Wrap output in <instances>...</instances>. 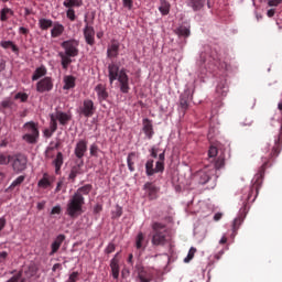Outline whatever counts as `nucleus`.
Returning <instances> with one entry per match:
<instances>
[{
	"instance_id": "12",
	"label": "nucleus",
	"mask_w": 282,
	"mask_h": 282,
	"mask_svg": "<svg viewBox=\"0 0 282 282\" xmlns=\"http://www.w3.org/2000/svg\"><path fill=\"white\" fill-rule=\"evenodd\" d=\"M153 159L148 160L145 163V174L148 175V177L155 175V173H164V167L162 166V163H155V167H153Z\"/></svg>"
},
{
	"instance_id": "52",
	"label": "nucleus",
	"mask_w": 282,
	"mask_h": 282,
	"mask_svg": "<svg viewBox=\"0 0 282 282\" xmlns=\"http://www.w3.org/2000/svg\"><path fill=\"white\" fill-rule=\"evenodd\" d=\"M123 8H128V10L133 9V0H122Z\"/></svg>"
},
{
	"instance_id": "23",
	"label": "nucleus",
	"mask_w": 282,
	"mask_h": 282,
	"mask_svg": "<svg viewBox=\"0 0 282 282\" xmlns=\"http://www.w3.org/2000/svg\"><path fill=\"white\" fill-rule=\"evenodd\" d=\"M78 175H83V164H76L70 169L68 180H70V182H76Z\"/></svg>"
},
{
	"instance_id": "58",
	"label": "nucleus",
	"mask_w": 282,
	"mask_h": 282,
	"mask_svg": "<svg viewBox=\"0 0 282 282\" xmlns=\"http://www.w3.org/2000/svg\"><path fill=\"white\" fill-rule=\"evenodd\" d=\"M61 205H57L55 207L52 208L51 210V215H61Z\"/></svg>"
},
{
	"instance_id": "56",
	"label": "nucleus",
	"mask_w": 282,
	"mask_h": 282,
	"mask_svg": "<svg viewBox=\"0 0 282 282\" xmlns=\"http://www.w3.org/2000/svg\"><path fill=\"white\" fill-rule=\"evenodd\" d=\"M164 160H165V152L163 151L162 153L159 154V161L156 162V164H162V166L164 167Z\"/></svg>"
},
{
	"instance_id": "18",
	"label": "nucleus",
	"mask_w": 282,
	"mask_h": 282,
	"mask_svg": "<svg viewBox=\"0 0 282 282\" xmlns=\"http://www.w3.org/2000/svg\"><path fill=\"white\" fill-rule=\"evenodd\" d=\"M63 241H65V235L61 234L55 238V240L51 245L50 257H54V254L58 252V250L61 249V246H63Z\"/></svg>"
},
{
	"instance_id": "1",
	"label": "nucleus",
	"mask_w": 282,
	"mask_h": 282,
	"mask_svg": "<svg viewBox=\"0 0 282 282\" xmlns=\"http://www.w3.org/2000/svg\"><path fill=\"white\" fill-rule=\"evenodd\" d=\"M91 184H86L77 189V192L68 199L66 205V215L72 219H76L79 215H83V206H85V197L83 195H89L91 193Z\"/></svg>"
},
{
	"instance_id": "60",
	"label": "nucleus",
	"mask_w": 282,
	"mask_h": 282,
	"mask_svg": "<svg viewBox=\"0 0 282 282\" xmlns=\"http://www.w3.org/2000/svg\"><path fill=\"white\" fill-rule=\"evenodd\" d=\"M274 14H276V10H274V9H270L267 12V17H269V19H272V17H274Z\"/></svg>"
},
{
	"instance_id": "49",
	"label": "nucleus",
	"mask_w": 282,
	"mask_h": 282,
	"mask_svg": "<svg viewBox=\"0 0 282 282\" xmlns=\"http://www.w3.org/2000/svg\"><path fill=\"white\" fill-rule=\"evenodd\" d=\"M281 3H282V0H268L269 8H279Z\"/></svg>"
},
{
	"instance_id": "37",
	"label": "nucleus",
	"mask_w": 282,
	"mask_h": 282,
	"mask_svg": "<svg viewBox=\"0 0 282 282\" xmlns=\"http://www.w3.org/2000/svg\"><path fill=\"white\" fill-rule=\"evenodd\" d=\"M216 94L221 97H224L228 94V86H226V83H220L217 85Z\"/></svg>"
},
{
	"instance_id": "32",
	"label": "nucleus",
	"mask_w": 282,
	"mask_h": 282,
	"mask_svg": "<svg viewBox=\"0 0 282 282\" xmlns=\"http://www.w3.org/2000/svg\"><path fill=\"white\" fill-rule=\"evenodd\" d=\"M45 74H47V68H45L44 66H41L36 68L35 72L33 73L32 80H39V78H43Z\"/></svg>"
},
{
	"instance_id": "25",
	"label": "nucleus",
	"mask_w": 282,
	"mask_h": 282,
	"mask_svg": "<svg viewBox=\"0 0 282 282\" xmlns=\"http://www.w3.org/2000/svg\"><path fill=\"white\" fill-rule=\"evenodd\" d=\"M174 33L183 39L191 36V26L180 25L174 30Z\"/></svg>"
},
{
	"instance_id": "9",
	"label": "nucleus",
	"mask_w": 282,
	"mask_h": 282,
	"mask_svg": "<svg viewBox=\"0 0 282 282\" xmlns=\"http://www.w3.org/2000/svg\"><path fill=\"white\" fill-rule=\"evenodd\" d=\"M215 175V170H200L194 174V180L198 182V184H208L210 177Z\"/></svg>"
},
{
	"instance_id": "61",
	"label": "nucleus",
	"mask_w": 282,
	"mask_h": 282,
	"mask_svg": "<svg viewBox=\"0 0 282 282\" xmlns=\"http://www.w3.org/2000/svg\"><path fill=\"white\" fill-rule=\"evenodd\" d=\"M6 224H7L6 219L3 217L0 218V232L6 228Z\"/></svg>"
},
{
	"instance_id": "35",
	"label": "nucleus",
	"mask_w": 282,
	"mask_h": 282,
	"mask_svg": "<svg viewBox=\"0 0 282 282\" xmlns=\"http://www.w3.org/2000/svg\"><path fill=\"white\" fill-rule=\"evenodd\" d=\"M36 272H39V267L36 264H30L25 271V276L32 279V276H36Z\"/></svg>"
},
{
	"instance_id": "8",
	"label": "nucleus",
	"mask_w": 282,
	"mask_h": 282,
	"mask_svg": "<svg viewBox=\"0 0 282 282\" xmlns=\"http://www.w3.org/2000/svg\"><path fill=\"white\" fill-rule=\"evenodd\" d=\"M78 113L79 116H84V118H91L96 113L94 101L91 99H85L78 108Z\"/></svg>"
},
{
	"instance_id": "26",
	"label": "nucleus",
	"mask_w": 282,
	"mask_h": 282,
	"mask_svg": "<svg viewBox=\"0 0 282 282\" xmlns=\"http://www.w3.org/2000/svg\"><path fill=\"white\" fill-rule=\"evenodd\" d=\"M159 11L163 17L169 15L171 12V2L169 0H160Z\"/></svg>"
},
{
	"instance_id": "42",
	"label": "nucleus",
	"mask_w": 282,
	"mask_h": 282,
	"mask_svg": "<svg viewBox=\"0 0 282 282\" xmlns=\"http://www.w3.org/2000/svg\"><path fill=\"white\" fill-rule=\"evenodd\" d=\"M142 241H144V234L139 232L135 239V248L137 250L142 249Z\"/></svg>"
},
{
	"instance_id": "3",
	"label": "nucleus",
	"mask_w": 282,
	"mask_h": 282,
	"mask_svg": "<svg viewBox=\"0 0 282 282\" xmlns=\"http://www.w3.org/2000/svg\"><path fill=\"white\" fill-rule=\"evenodd\" d=\"M78 41L76 40H67L62 43V47L64 52H59L58 56L61 58V65L63 69H68L69 65H72V58H76L78 56Z\"/></svg>"
},
{
	"instance_id": "48",
	"label": "nucleus",
	"mask_w": 282,
	"mask_h": 282,
	"mask_svg": "<svg viewBox=\"0 0 282 282\" xmlns=\"http://www.w3.org/2000/svg\"><path fill=\"white\" fill-rule=\"evenodd\" d=\"M58 147H61V143H59V142L55 143L54 147L47 148L46 151H45L46 158H52V154H51L52 151H54V149H58Z\"/></svg>"
},
{
	"instance_id": "11",
	"label": "nucleus",
	"mask_w": 282,
	"mask_h": 282,
	"mask_svg": "<svg viewBox=\"0 0 282 282\" xmlns=\"http://www.w3.org/2000/svg\"><path fill=\"white\" fill-rule=\"evenodd\" d=\"M52 89H54L52 77H44L36 84V91H39V94H45V91H52Z\"/></svg>"
},
{
	"instance_id": "53",
	"label": "nucleus",
	"mask_w": 282,
	"mask_h": 282,
	"mask_svg": "<svg viewBox=\"0 0 282 282\" xmlns=\"http://www.w3.org/2000/svg\"><path fill=\"white\" fill-rule=\"evenodd\" d=\"M8 260V251H0V263H6Z\"/></svg>"
},
{
	"instance_id": "50",
	"label": "nucleus",
	"mask_w": 282,
	"mask_h": 282,
	"mask_svg": "<svg viewBox=\"0 0 282 282\" xmlns=\"http://www.w3.org/2000/svg\"><path fill=\"white\" fill-rule=\"evenodd\" d=\"M78 275H79L78 271H74L73 273L69 274L67 282H77Z\"/></svg>"
},
{
	"instance_id": "30",
	"label": "nucleus",
	"mask_w": 282,
	"mask_h": 282,
	"mask_svg": "<svg viewBox=\"0 0 282 282\" xmlns=\"http://www.w3.org/2000/svg\"><path fill=\"white\" fill-rule=\"evenodd\" d=\"M135 152H131L128 154L127 158V164H128V169L131 173H133V171H135Z\"/></svg>"
},
{
	"instance_id": "41",
	"label": "nucleus",
	"mask_w": 282,
	"mask_h": 282,
	"mask_svg": "<svg viewBox=\"0 0 282 282\" xmlns=\"http://www.w3.org/2000/svg\"><path fill=\"white\" fill-rule=\"evenodd\" d=\"M12 162V155L0 154V165L6 166Z\"/></svg>"
},
{
	"instance_id": "38",
	"label": "nucleus",
	"mask_w": 282,
	"mask_h": 282,
	"mask_svg": "<svg viewBox=\"0 0 282 282\" xmlns=\"http://www.w3.org/2000/svg\"><path fill=\"white\" fill-rule=\"evenodd\" d=\"M22 182H25V176L20 175L18 176L9 186V191H13V188H17V186H21Z\"/></svg>"
},
{
	"instance_id": "33",
	"label": "nucleus",
	"mask_w": 282,
	"mask_h": 282,
	"mask_svg": "<svg viewBox=\"0 0 282 282\" xmlns=\"http://www.w3.org/2000/svg\"><path fill=\"white\" fill-rule=\"evenodd\" d=\"M3 50H12V52H19V46L14 44L12 41H2L0 43Z\"/></svg>"
},
{
	"instance_id": "16",
	"label": "nucleus",
	"mask_w": 282,
	"mask_h": 282,
	"mask_svg": "<svg viewBox=\"0 0 282 282\" xmlns=\"http://www.w3.org/2000/svg\"><path fill=\"white\" fill-rule=\"evenodd\" d=\"M85 153H87V140L83 139L76 143L75 155L78 160H83V158H85Z\"/></svg>"
},
{
	"instance_id": "20",
	"label": "nucleus",
	"mask_w": 282,
	"mask_h": 282,
	"mask_svg": "<svg viewBox=\"0 0 282 282\" xmlns=\"http://www.w3.org/2000/svg\"><path fill=\"white\" fill-rule=\"evenodd\" d=\"M110 269L113 279L120 276V260L118 259V253L110 260Z\"/></svg>"
},
{
	"instance_id": "36",
	"label": "nucleus",
	"mask_w": 282,
	"mask_h": 282,
	"mask_svg": "<svg viewBox=\"0 0 282 282\" xmlns=\"http://www.w3.org/2000/svg\"><path fill=\"white\" fill-rule=\"evenodd\" d=\"M39 25L42 30H50V28H52V25H54V22L52 20L42 18L39 20Z\"/></svg>"
},
{
	"instance_id": "45",
	"label": "nucleus",
	"mask_w": 282,
	"mask_h": 282,
	"mask_svg": "<svg viewBox=\"0 0 282 282\" xmlns=\"http://www.w3.org/2000/svg\"><path fill=\"white\" fill-rule=\"evenodd\" d=\"M15 100H21V102H26L28 101V94L25 93H18L14 96Z\"/></svg>"
},
{
	"instance_id": "64",
	"label": "nucleus",
	"mask_w": 282,
	"mask_h": 282,
	"mask_svg": "<svg viewBox=\"0 0 282 282\" xmlns=\"http://www.w3.org/2000/svg\"><path fill=\"white\" fill-rule=\"evenodd\" d=\"M128 263L130 265H133V253H130L129 257H128Z\"/></svg>"
},
{
	"instance_id": "29",
	"label": "nucleus",
	"mask_w": 282,
	"mask_h": 282,
	"mask_svg": "<svg viewBox=\"0 0 282 282\" xmlns=\"http://www.w3.org/2000/svg\"><path fill=\"white\" fill-rule=\"evenodd\" d=\"M64 89H74L76 87V78L72 75L64 77Z\"/></svg>"
},
{
	"instance_id": "7",
	"label": "nucleus",
	"mask_w": 282,
	"mask_h": 282,
	"mask_svg": "<svg viewBox=\"0 0 282 282\" xmlns=\"http://www.w3.org/2000/svg\"><path fill=\"white\" fill-rule=\"evenodd\" d=\"M11 166L15 173H23L28 169V156L24 154L12 155Z\"/></svg>"
},
{
	"instance_id": "24",
	"label": "nucleus",
	"mask_w": 282,
	"mask_h": 282,
	"mask_svg": "<svg viewBox=\"0 0 282 282\" xmlns=\"http://www.w3.org/2000/svg\"><path fill=\"white\" fill-rule=\"evenodd\" d=\"M65 32V26L58 22L53 24V29L51 30L52 39H58Z\"/></svg>"
},
{
	"instance_id": "31",
	"label": "nucleus",
	"mask_w": 282,
	"mask_h": 282,
	"mask_svg": "<svg viewBox=\"0 0 282 282\" xmlns=\"http://www.w3.org/2000/svg\"><path fill=\"white\" fill-rule=\"evenodd\" d=\"M63 6H64V8H68V9L80 8V6H83V1H80V0H64Z\"/></svg>"
},
{
	"instance_id": "57",
	"label": "nucleus",
	"mask_w": 282,
	"mask_h": 282,
	"mask_svg": "<svg viewBox=\"0 0 282 282\" xmlns=\"http://www.w3.org/2000/svg\"><path fill=\"white\" fill-rule=\"evenodd\" d=\"M150 153H151V158L155 159V158H158V153H160V149L153 147V148H151Z\"/></svg>"
},
{
	"instance_id": "62",
	"label": "nucleus",
	"mask_w": 282,
	"mask_h": 282,
	"mask_svg": "<svg viewBox=\"0 0 282 282\" xmlns=\"http://www.w3.org/2000/svg\"><path fill=\"white\" fill-rule=\"evenodd\" d=\"M221 217H224V214L221 213H217L214 215V221H219L221 219Z\"/></svg>"
},
{
	"instance_id": "59",
	"label": "nucleus",
	"mask_w": 282,
	"mask_h": 282,
	"mask_svg": "<svg viewBox=\"0 0 282 282\" xmlns=\"http://www.w3.org/2000/svg\"><path fill=\"white\" fill-rule=\"evenodd\" d=\"M19 33H20V34H24V36H28V34H30V30L26 29V28H24V26H21V28L19 29Z\"/></svg>"
},
{
	"instance_id": "4",
	"label": "nucleus",
	"mask_w": 282,
	"mask_h": 282,
	"mask_svg": "<svg viewBox=\"0 0 282 282\" xmlns=\"http://www.w3.org/2000/svg\"><path fill=\"white\" fill-rule=\"evenodd\" d=\"M50 118H51L50 129H51L52 133H56V130L58 129V122H59V124H62V127L67 126L68 122L72 120V113L63 112V111L56 109V111L54 113L50 115Z\"/></svg>"
},
{
	"instance_id": "13",
	"label": "nucleus",
	"mask_w": 282,
	"mask_h": 282,
	"mask_svg": "<svg viewBox=\"0 0 282 282\" xmlns=\"http://www.w3.org/2000/svg\"><path fill=\"white\" fill-rule=\"evenodd\" d=\"M137 282H151L153 281V272L144 267H140L137 270Z\"/></svg>"
},
{
	"instance_id": "10",
	"label": "nucleus",
	"mask_w": 282,
	"mask_h": 282,
	"mask_svg": "<svg viewBox=\"0 0 282 282\" xmlns=\"http://www.w3.org/2000/svg\"><path fill=\"white\" fill-rule=\"evenodd\" d=\"M84 21L86 23V26L84 28V39L87 45H96V31L94 30V26H89L87 18Z\"/></svg>"
},
{
	"instance_id": "19",
	"label": "nucleus",
	"mask_w": 282,
	"mask_h": 282,
	"mask_svg": "<svg viewBox=\"0 0 282 282\" xmlns=\"http://www.w3.org/2000/svg\"><path fill=\"white\" fill-rule=\"evenodd\" d=\"M95 91L97 94V98L99 102H105V100L109 98V93L107 91V87L102 84H98L95 87Z\"/></svg>"
},
{
	"instance_id": "46",
	"label": "nucleus",
	"mask_w": 282,
	"mask_h": 282,
	"mask_svg": "<svg viewBox=\"0 0 282 282\" xmlns=\"http://www.w3.org/2000/svg\"><path fill=\"white\" fill-rule=\"evenodd\" d=\"M13 105H14V102L10 99H6L1 102L2 109H12Z\"/></svg>"
},
{
	"instance_id": "39",
	"label": "nucleus",
	"mask_w": 282,
	"mask_h": 282,
	"mask_svg": "<svg viewBox=\"0 0 282 282\" xmlns=\"http://www.w3.org/2000/svg\"><path fill=\"white\" fill-rule=\"evenodd\" d=\"M180 106L183 110V113H186V109H188V97L186 95L181 96Z\"/></svg>"
},
{
	"instance_id": "21",
	"label": "nucleus",
	"mask_w": 282,
	"mask_h": 282,
	"mask_svg": "<svg viewBox=\"0 0 282 282\" xmlns=\"http://www.w3.org/2000/svg\"><path fill=\"white\" fill-rule=\"evenodd\" d=\"M64 158H63V152H57L55 159L53 160L52 164L55 167V174L61 175V169H63L64 164Z\"/></svg>"
},
{
	"instance_id": "54",
	"label": "nucleus",
	"mask_w": 282,
	"mask_h": 282,
	"mask_svg": "<svg viewBox=\"0 0 282 282\" xmlns=\"http://www.w3.org/2000/svg\"><path fill=\"white\" fill-rule=\"evenodd\" d=\"M116 251V245H113V243H109L108 246H107V248H106V253L107 254H111V252H115Z\"/></svg>"
},
{
	"instance_id": "5",
	"label": "nucleus",
	"mask_w": 282,
	"mask_h": 282,
	"mask_svg": "<svg viewBox=\"0 0 282 282\" xmlns=\"http://www.w3.org/2000/svg\"><path fill=\"white\" fill-rule=\"evenodd\" d=\"M153 236L152 243L153 246H164L166 243V226L161 223H154L152 225Z\"/></svg>"
},
{
	"instance_id": "28",
	"label": "nucleus",
	"mask_w": 282,
	"mask_h": 282,
	"mask_svg": "<svg viewBox=\"0 0 282 282\" xmlns=\"http://www.w3.org/2000/svg\"><path fill=\"white\" fill-rule=\"evenodd\" d=\"M10 17H14V11L10 8H3L0 11V21L6 22L10 19Z\"/></svg>"
},
{
	"instance_id": "63",
	"label": "nucleus",
	"mask_w": 282,
	"mask_h": 282,
	"mask_svg": "<svg viewBox=\"0 0 282 282\" xmlns=\"http://www.w3.org/2000/svg\"><path fill=\"white\" fill-rule=\"evenodd\" d=\"M45 208V200L37 203V210H43Z\"/></svg>"
},
{
	"instance_id": "44",
	"label": "nucleus",
	"mask_w": 282,
	"mask_h": 282,
	"mask_svg": "<svg viewBox=\"0 0 282 282\" xmlns=\"http://www.w3.org/2000/svg\"><path fill=\"white\" fill-rule=\"evenodd\" d=\"M195 252H197V249L192 247L187 253V257L184 259V263H189L192 259L195 257Z\"/></svg>"
},
{
	"instance_id": "2",
	"label": "nucleus",
	"mask_w": 282,
	"mask_h": 282,
	"mask_svg": "<svg viewBox=\"0 0 282 282\" xmlns=\"http://www.w3.org/2000/svg\"><path fill=\"white\" fill-rule=\"evenodd\" d=\"M108 78L110 85H113V82L118 80L121 94H129L131 87L129 86V75H127V69H120L118 64L111 63L108 65Z\"/></svg>"
},
{
	"instance_id": "43",
	"label": "nucleus",
	"mask_w": 282,
	"mask_h": 282,
	"mask_svg": "<svg viewBox=\"0 0 282 282\" xmlns=\"http://www.w3.org/2000/svg\"><path fill=\"white\" fill-rule=\"evenodd\" d=\"M217 153H219V150L217 149V147L212 145L208 150L209 160H215V158H217Z\"/></svg>"
},
{
	"instance_id": "15",
	"label": "nucleus",
	"mask_w": 282,
	"mask_h": 282,
	"mask_svg": "<svg viewBox=\"0 0 282 282\" xmlns=\"http://www.w3.org/2000/svg\"><path fill=\"white\" fill-rule=\"evenodd\" d=\"M143 191H145V195L149 197V199H158L160 188H158V186H155L153 183L147 182L143 185Z\"/></svg>"
},
{
	"instance_id": "34",
	"label": "nucleus",
	"mask_w": 282,
	"mask_h": 282,
	"mask_svg": "<svg viewBox=\"0 0 282 282\" xmlns=\"http://www.w3.org/2000/svg\"><path fill=\"white\" fill-rule=\"evenodd\" d=\"M226 166V156L224 154H220L216 161H215V171H219L220 169H224Z\"/></svg>"
},
{
	"instance_id": "17",
	"label": "nucleus",
	"mask_w": 282,
	"mask_h": 282,
	"mask_svg": "<svg viewBox=\"0 0 282 282\" xmlns=\"http://www.w3.org/2000/svg\"><path fill=\"white\" fill-rule=\"evenodd\" d=\"M120 52V43L116 40L111 42L107 50L108 58H118V54Z\"/></svg>"
},
{
	"instance_id": "47",
	"label": "nucleus",
	"mask_w": 282,
	"mask_h": 282,
	"mask_svg": "<svg viewBox=\"0 0 282 282\" xmlns=\"http://www.w3.org/2000/svg\"><path fill=\"white\" fill-rule=\"evenodd\" d=\"M66 17L69 21H76V11H74V9H68L66 11Z\"/></svg>"
},
{
	"instance_id": "22",
	"label": "nucleus",
	"mask_w": 282,
	"mask_h": 282,
	"mask_svg": "<svg viewBox=\"0 0 282 282\" xmlns=\"http://www.w3.org/2000/svg\"><path fill=\"white\" fill-rule=\"evenodd\" d=\"M52 182H54V176L44 173L43 177L37 182V186L39 188H50V186H52Z\"/></svg>"
},
{
	"instance_id": "14",
	"label": "nucleus",
	"mask_w": 282,
	"mask_h": 282,
	"mask_svg": "<svg viewBox=\"0 0 282 282\" xmlns=\"http://www.w3.org/2000/svg\"><path fill=\"white\" fill-rule=\"evenodd\" d=\"M142 131L148 140H153L155 131L153 130V121L149 118H144L142 121Z\"/></svg>"
},
{
	"instance_id": "27",
	"label": "nucleus",
	"mask_w": 282,
	"mask_h": 282,
	"mask_svg": "<svg viewBox=\"0 0 282 282\" xmlns=\"http://www.w3.org/2000/svg\"><path fill=\"white\" fill-rule=\"evenodd\" d=\"M206 3V0H187V6L194 10V12H197L204 8V4Z\"/></svg>"
},
{
	"instance_id": "51",
	"label": "nucleus",
	"mask_w": 282,
	"mask_h": 282,
	"mask_svg": "<svg viewBox=\"0 0 282 282\" xmlns=\"http://www.w3.org/2000/svg\"><path fill=\"white\" fill-rule=\"evenodd\" d=\"M90 155H93V158H98V145L96 144L90 145Z\"/></svg>"
},
{
	"instance_id": "55",
	"label": "nucleus",
	"mask_w": 282,
	"mask_h": 282,
	"mask_svg": "<svg viewBox=\"0 0 282 282\" xmlns=\"http://www.w3.org/2000/svg\"><path fill=\"white\" fill-rule=\"evenodd\" d=\"M65 184V182L63 180H59L57 182L56 188H55V193H61V191H63V185Z\"/></svg>"
},
{
	"instance_id": "40",
	"label": "nucleus",
	"mask_w": 282,
	"mask_h": 282,
	"mask_svg": "<svg viewBox=\"0 0 282 282\" xmlns=\"http://www.w3.org/2000/svg\"><path fill=\"white\" fill-rule=\"evenodd\" d=\"M243 224V217L239 216L235 218L232 223V232H237L239 230V227Z\"/></svg>"
},
{
	"instance_id": "6",
	"label": "nucleus",
	"mask_w": 282,
	"mask_h": 282,
	"mask_svg": "<svg viewBox=\"0 0 282 282\" xmlns=\"http://www.w3.org/2000/svg\"><path fill=\"white\" fill-rule=\"evenodd\" d=\"M24 129L28 131V133L22 137L24 142H28V144H36L40 135L39 126H36L34 121H30L24 123Z\"/></svg>"
}]
</instances>
